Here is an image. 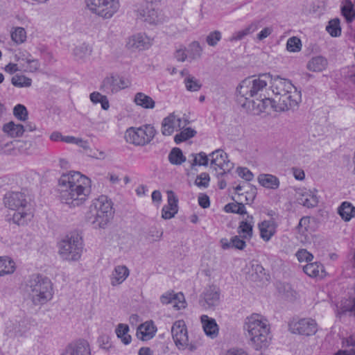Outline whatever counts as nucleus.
<instances>
[{"mask_svg": "<svg viewBox=\"0 0 355 355\" xmlns=\"http://www.w3.org/2000/svg\"><path fill=\"white\" fill-rule=\"evenodd\" d=\"M224 210L227 213H234L240 215L247 214L245 205L237 202L227 204L224 207Z\"/></svg>", "mask_w": 355, "mask_h": 355, "instance_id": "obj_44", "label": "nucleus"}, {"mask_svg": "<svg viewBox=\"0 0 355 355\" xmlns=\"http://www.w3.org/2000/svg\"><path fill=\"white\" fill-rule=\"evenodd\" d=\"M275 101L277 103L276 112H284L297 107L300 101V94L295 89L283 96H276Z\"/></svg>", "mask_w": 355, "mask_h": 355, "instance_id": "obj_11", "label": "nucleus"}, {"mask_svg": "<svg viewBox=\"0 0 355 355\" xmlns=\"http://www.w3.org/2000/svg\"><path fill=\"white\" fill-rule=\"evenodd\" d=\"M271 79L270 73L259 74L258 76H250L243 80L236 87L238 99L243 98L246 103H252V100H257L266 93L268 82ZM250 107V105H248Z\"/></svg>", "mask_w": 355, "mask_h": 355, "instance_id": "obj_2", "label": "nucleus"}, {"mask_svg": "<svg viewBox=\"0 0 355 355\" xmlns=\"http://www.w3.org/2000/svg\"><path fill=\"white\" fill-rule=\"evenodd\" d=\"M202 49L198 42H191L187 49L188 56L191 60H196L201 57Z\"/></svg>", "mask_w": 355, "mask_h": 355, "instance_id": "obj_47", "label": "nucleus"}, {"mask_svg": "<svg viewBox=\"0 0 355 355\" xmlns=\"http://www.w3.org/2000/svg\"><path fill=\"white\" fill-rule=\"evenodd\" d=\"M286 49L290 52H299L302 49V42L297 37L288 38L286 42Z\"/></svg>", "mask_w": 355, "mask_h": 355, "instance_id": "obj_52", "label": "nucleus"}, {"mask_svg": "<svg viewBox=\"0 0 355 355\" xmlns=\"http://www.w3.org/2000/svg\"><path fill=\"white\" fill-rule=\"evenodd\" d=\"M222 35L219 31H214L207 36L206 42L210 46H215L221 40Z\"/></svg>", "mask_w": 355, "mask_h": 355, "instance_id": "obj_55", "label": "nucleus"}, {"mask_svg": "<svg viewBox=\"0 0 355 355\" xmlns=\"http://www.w3.org/2000/svg\"><path fill=\"white\" fill-rule=\"evenodd\" d=\"M182 120L178 118L174 114H171L165 117L162 123V133L168 136L172 135L175 129L182 128Z\"/></svg>", "mask_w": 355, "mask_h": 355, "instance_id": "obj_18", "label": "nucleus"}, {"mask_svg": "<svg viewBox=\"0 0 355 355\" xmlns=\"http://www.w3.org/2000/svg\"><path fill=\"white\" fill-rule=\"evenodd\" d=\"M337 314L340 317L343 315L355 316V299L349 298L342 300Z\"/></svg>", "mask_w": 355, "mask_h": 355, "instance_id": "obj_29", "label": "nucleus"}, {"mask_svg": "<svg viewBox=\"0 0 355 355\" xmlns=\"http://www.w3.org/2000/svg\"><path fill=\"white\" fill-rule=\"evenodd\" d=\"M129 275V270L125 266H117L112 273L111 284L116 286L123 282Z\"/></svg>", "mask_w": 355, "mask_h": 355, "instance_id": "obj_25", "label": "nucleus"}, {"mask_svg": "<svg viewBox=\"0 0 355 355\" xmlns=\"http://www.w3.org/2000/svg\"><path fill=\"white\" fill-rule=\"evenodd\" d=\"M296 257L300 262L302 261H312L313 256L312 254L309 252L305 249L299 250L296 253Z\"/></svg>", "mask_w": 355, "mask_h": 355, "instance_id": "obj_58", "label": "nucleus"}, {"mask_svg": "<svg viewBox=\"0 0 355 355\" xmlns=\"http://www.w3.org/2000/svg\"><path fill=\"white\" fill-rule=\"evenodd\" d=\"M3 202L5 206L16 211L12 216L13 222L23 225L32 217L30 198L24 192L12 191L6 194Z\"/></svg>", "mask_w": 355, "mask_h": 355, "instance_id": "obj_3", "label": "nucleus"}, {"mask_svg": "<svg viewBox=\"0 0 355 355\" xmlns=\"http://www.w3.org/2000/svg\"><path fill=\"white\" fill-rule=\"evenodd\" d=\"M257 180L259 183L266 189L275 190L280 184L278 178L272 174H260Z\"/></svg>", "mask_w": 355, "mask_h": 355, "instance_id": "obj_24", "label": "nucleus"}, {"mask_svg": "<svg viewBox=\"0 0 355 355\" xmlns=\"http://www.w3.org/2000/svg\"><path fill=\"white\" fill-rule=\"evenodd\" d=\"M257 28L256 24H251L243 30L235 32L230 38V41H238L242 40L245 36L254 32Z\"/></svg>", "mask_w": 355, "mask_h": 355, "instance_id": "obj_40", "label": "nucleus"}, {"mask_svg": "<svg viewBox=\"0 0 355 355\" xmlns=\"http://www.w3.org/2000/svg\"><path fill=\"white\" fill-rule=\"evenodd\" d=\"M200 320L205 333H218L219 328L215 319L207 315H202Z\"/></svg>", "mask_w": 355, "mask_h": 355, "instance_id": "obj_34", "label": "nucleus"}, {"mask_svg": "<svg viewBox=\"0 0 355 355\" xmlns=\"http://www.w3.org/2000/svg\"><path fill=\"white\" fill-rule=\"evenodd\" d=\"M156 130L154 127L146 124L140 127H130L125 131V139L127 142L135 146H144L154 138Z\"/></svg>", "mask_w": 355, "mask_h": 355, "instance_id": "obj_6", "label": "nucleus"}, {"mask_svg": "<svg viewBox=\"0 0 355 355\" xmlns=\"http://www.w3.org/2000/svg\"><path fill=\"white\" fill-rule=\"evenodd\" d=\"M152 45L151 40L144 34L138 33L131 36L126 44L130 49L144 50Z\"/></svg>", "mask_w": 355, "mask_h": 355, "instance_id": "obj_17", "label": "nucleus"}, {"mask_svg": "<svg viewBox=\"0 0 355 355\" xmlns=\"http://www.w3.org/2000/svg\"><path fill=\"white\" fill-rule=\"evenodd\" d=\"M269 81L271 84L270 89L275 98L276 96H283L284 94H286L296 89L290 80L282 78L279 76L275 78L271 76V79H270Z\"/></svg>", "mask_w": 355, "mask_h": 355, "instance_id": "obj_14", "label": "nucleus"}, {"mask_svg": "<svg viewBox=\"0 0 355 355\" xmlns=\"http://www.w3.org/2000/svg\"><path fill=\"white\" fill-rule=\"evenodd\" d=\"M191 157L193 158L192 160L189 161L192 169L196 166H207L208 164L209 158L206 153L203 152L198 154H191Z\"/></svg>", "mask_w": 355, "mask_h": 355, "instance_id": "obj_45", "label": "nucleus"}, {"mask_svg": "<svg viewBox=\"0 0 355 355\" xmlns=\"http://www.w3.org/2000/svg\"><path fill=\"white\" fill-rule=\"evenodd\" d=\"M91 53V47L85 43L76 46L73 50L74 56L77 60H83L89 56Z\"/></svg>", "mask_w": 355, "mask_h": 355, "instance_id": "obj_48", "label": "nucleus"}, {"mask_svg": "<svg viewBox=\"0 0 355 355\" xmlns=\"http://www.w3.org/2000/svg\"><path fill=\"white\" fill-rule=\"evenodd\" d=\"M26 291L34 305H43L53 297V284L46 277L33 275L26 284Z\"/></svg>", "mask_w": 355, "mask_h": 355, "instance_id": "obj_4", "label": "nucleus"}, {"mask_svg": "<svg viewBox=\"0 0 355 355\" xmlns=\"http://www.w3.org/2000/svg\"><path fill=\"white\" fill-rule=\"evenodd\" d=\"M15 270V262L8 257H0V277L12 274Z\"/></svg>", "mask_w": 355, "mask_h": 355, "instance_id": "obj_35", "label": "nucleus"}, {"mask_svg": "<svg viewBox=\"0 0 355 355\" xmlns=\"http://www.w3.org/2000/svg\"><path fill=\"white\" fill-rule=\"evenodd\" d=\"M134 102L144 109H153L155 106V101L149 96L142 92H137L135 95Z\"/></svg>", "mask_w": 355, "mask_h": 355, "instance_id": "obj_30", "label": "nucleus"}, {"mask_svg": "<svg viewBox=\"0 0 355 355\" xmlns=\"http://www.w3.org/2000/svg\"><path fill=\"white\" fill-rule=\"evenodd\" d=\"M88 9L94 14L110 19L119 10V0H85Z\"/></svg>", "mask_w": 355, "mask_h": 355, "instance_id": "obj_8", "label": "nucleus"}, {"mask_svg": "<svg viewBox=\"0 0 355 355\" xmlns=\"http://www.w3.org/2000/svg\"><path fill=\"white\" fill-rule=\"evenodd\" d=\"M89 98L91 101L95 104L100 103L101 104L102 109L104 110H107L109 109L110 103L106 96H103L98 92H94L90 94Z\"/></svg>", "mask_w": 355, "mask_h": 355, "instance_id": "obj_43", "label": "nucleus"}, {"mask_svg": "<svg viewBox=\"0 0 355 355\" xmlns=\"http://www.w3.org/2000/svg\"><path fill=\"white\" fill-rule=\"evenodd\" d=\"M60 355H92L89 343L85 339L73 340L60 351Z\"/></svg>", "mask_w": 355, "mask_h": 355, "instance_id": "obj_12", "label": "nucleus"}, {"mask_svg": "<svg viewBox=\"0 0 355 355\" xmlns=\"http://www.w3.org/2000/svg\"><path fill=\"white\" fill-rule=\"evenodd\" d=\"M90 180L78 171L63 173L58 180L59 198L69 207L83 205L90 193Z\"/></svg>", "mask_w": 355, "mask_h": 355, "instance_id": "obj_1", "label": "nucleus"}, {"mask_svg": "<svg viewBox=\"0 0 355 355\" xmlns=\"http://www.w3.org/2000/svg\"><path fill=\"white\" fill-rule=\"evenodd\" d=\"M252 228L253 225L252 223L242 220L239 223V226L238 227V233L243 239H250L252 236Z\"/></svg>", "mask_w": 355, "mask_h": 355, "instance_id": "obj_42", "label": "nucleus"}, {"mask_svg": "<svg viewBox=\"0 0 355 355\" xmlns=\"http://www.w3.org/2000/svg\"><path fill=\"white\" fill-rule=\"evenodd\" d=\"M171 333H187L184 320H178L171 327Z\"/></svg>", "mask_w": 355, "mask_h": 355, "instance_id": "obj_59", "label": "nucleus"}, {"mask_svg": "<svg viewBox=\"0 0 355 355\" xmlns=\"http://www.w3.org/2000/svg\"><path fill=\"white\" fill-rule=\"evenodd\" d=\"M209 157L211 158V165L215 166V169L218 167L223 170L222 173H218V178L223 176L233 168V164L227 159V155L221 149L212 152L209 154Z\"/></svg>", "mask_w": 355, "mask_h": 355, "instance_id": "obj_13", "label": "nucleus"}, {"mask_svg": "<svg viewBox=\"0 0 355 355\" xmlns=\"http://www.w3.org/2000/svg\"><path fill=\"white\" fill-rule=\"evenodd\" d=\"M275 98H271L269 95L266 93L263 94L262 97L257 98V100H252V107L256 114L266 112L269 110H272L276 112L277 101Z\"/></svg>", "mask_w": 355, "mask_h": 355, "instance_id": "obj_15", "label": "nucleus"}, {"mask_svg": "<svg viewBox=\"0 0 355 355\" xmlns=\"http://www.w3.org/2000/svg\"><path fill=\"white\" fill-rule=\"evenodd\" d=\"M13 114L19 121H25L28 119V114L24 105L17 104L13 109Z\"/></svg>", "mask_w": 355, "mask_h": 355, "instance_id": "obj_53", "label": "nucleus"}, {"mask_svg": "<svg viewBox=\"0 0 355 355\" xmlns=\"http://www.w3.org/2000/svg\"><path fill=\"white\" fill-rule=\"evenodd\" d=\"M157 331V327L152 320L139 324L137 328L136 333H155Z\"/></svg>", "mask_w": 355, "mask_h": 355, "instance_id": "obj_54", "label": "nucleus"}, {"mask_svg": "<svg viewBox=\"0 0 355 355\" xmlns=\"http://www.w3.org/2000/svg\"><path fill=\"white\" fill-rule=\"evenodd\" d=\"M243 329L248 333H270V325L264 316L252 313L245 318Z\"/></svg>", "mask_w": 355, "mask_h": 355, "instance_id": "obj_9", "label": "nucleus"}, {"mask_svg": "<svg viewBox=\"0 0 355 355\" xmlns=\"http://www.w3.org/2000/svg\"><path fill=\"white\" fill-rule=\"evenodd\" d=\"M309 224V217H302L300 220L299 224L297 227L298 232L303 234L304 232V231L307 230Z\"/></svg>", "mask_w": 355, "mask_h": 355, "instance_id": "obj_63", "label": "nucleus"}, {"mask_svg": "<svg viewBox=\"0 0 355 355\" xmlns=\"http://www.w3.org/2000/svg\"><path fill=\"white\" fill-rule=\"evenodd\" d=\"M101 89L106 94H114L120 90V87L116 83V77L110 76L105 78L101 86Z\"/></svg>", "mask_w": 355, "mask_h": 355, "instance_id": "obj_33", "label": "nucleus"}, {"mask_svg": "<svg viewBox=\"0 0 355 355\" xmlns=\"http://www.w3.org/2000/svg\"><path fill=\"white\" fill-rule=\"evenodd\" d=\"M174 302L173 306L177 309H181L186 306V302L184 296L182 293H173Z\"/></svg>", "mask_w": 355, "mask_h": 355, "instance_id": "obj_57", "label": "nucleus"}, {"mask_svg": "<svg viewBox=\"0 0 355 355\" xmlns=\"http://www.w3.org/2000/svg\"><path fill=\"white\" fill-rule=\"evenodd\" d=\"M82 250V239L78 234L67 237L59 243V254L67 261H78L80 258Z\"/></svg>", "mask_w": 355, "mask_h": 355, "instance_id": "obj_7", "label": "nucleus"}, {"mask_svg": "<svg viewBox=\"0 0 355 355\" xmlns=\"http://www.w3.org/2000/svg\"><path fill=\"white\" fill-rule=\"evenodd\" d=\"M341 12L347 23H351L355 19V10L349 0L345 1V4L341 8Z\"/></svg>", "mask_w": 355, "mask_h": 355, "instance_id": "obj_41", "label": "nucleus"}, {"mask_svg": "<svg viewBox=\"0 0 355 355\" xmlns=\"http://www.w3.org/2000/svg\"><path fill=\"white\" fill-rule=\"evenodd\" d=\"M3 131L11 137H19L23 135L26 129L24 125L21 124H17L13 121H10L3 125Z\"/></svg>", "mask_w": 355, "mask_h": 355, "instance_id": "obj_27", "label": "nucleus"}, {"mask_svg": "<svg viewBox=\"0 0 355 355\" xmlns=\"http://www.w3.org/2000/svg\"><path fill=\"white\" fill-rule=\"evenodd\" d=\"M168 204L164 205L162 210V217L164 219H171L178 213V200L175 193L172 191H168Z\"/></svg>", "mask_w": 355, "mask_h": 355, "instance_id": "obj_19", "label": "nucleus"}, {"mask_svg": "<svg viewBox=\"0 0 355 355\" xmlns=\"http://www.w3.org/2000/svg\"><path fill=\"white\" fill-rule=\"evenodd\" d=\"M304 272L310 277L320 276V273L324 271V267L318 262L307 263L303 267Z\"/></svg>", "mask_w": 355, "mask_h": 355, "instance_id": "obj_38", "label": "nucleus"}, {"mask_svg": "<svg viewBox=\"0 0 355 355\" xmlns=\"http://www.w3.org/2000/svg\"><path fill=\"white\" fill-rule=\"evenodd\" d=\"M168 161L173 165H181L186 162L187 158L179 148H173L168 154Z\"/></svg>", "mask_w": 355, "mask_h": 355, "instance_id": "obj_37", "label": "nucleus"}, {"mask_svg": "<svg viewBox=\"0 0 355 355\" xmlns=\"http://www.w3.org/2000/svg\"><path fill=\"white\" fill-rule=\"evenodd\" d=\"M259 228L261 237L268 241L275 233L276 225L273 220H264L259 225Z\"/></svg>", "mask_w": 355, "mask_h": 355, "instance_id": "obj_23", "label": "nucleus"}, {"mask_svg": "<svg viewBox=\"0 0 355 355\" xmlns=\"http://www.w3.org/2000/svg\"><path fill=\"white\" fill-rule=\"evenodd\" d=\"M291 333H317L319 330L315 320L307 318H293L288 322Z\"/></svg>", "mask_w": 355, "mask_h": 355, "instance_id": "obj_10", "label": "nucleus"}, {"mask_svg": "<svg viewBox=\"0 0 355 355\" xmlns=\"http://www.w3.org/2000/svg\"><path fill=\"white\" fill-rule=\"evenodd\" d=\"M202 298L200 303L205 309H211L217 306L220 300L219 289L214 286L208 287L202 293Z\"/></svg>", "mask_w": 355, "mask_h": 355, "instance_id": "obj_16", "label": "nucleus"}, {"mask_svg": "<svg viewBox=\"0 0 355 355\" xmlns=\"http://www.w3.org/2000/svg\"><path fill=\"white\" fill-rule=\"evenodd\" d=\"M198 204L199 205L204 209H206L209 207L210 201L209 198L207 194L201 193L198 196Z\"/></svg>", "mask_w": 355, "mask_h": 355, "instance_id": "obj_64", "label": "nucleus"}, {"mask_svg": "<svg viewBox=\"0 0 355 355\" xmlns=\"http://www.w3.org/2000/svg\"><path fill=\"white\" fill-rule=\"evenodd\" d=\"M196 134V131L191 128H187L177 134L174 137V141L179 144L193 137Z\"/></svg>", "mask_w": 355, "mask_h": 355, "instance_id": "obj_46", "label": "nucleus"}, {"mask_svg": "<svg viewBox=\"0 0 355 355\" xmlns=\"http://www.w3.org/2000/svg\"><path fill=\"white\" fill-rule=\"evenodd\" d=\"M277 288L283 297L289 300L296 298L297 293L290 284L279 282L277 284Z\"/></svg>", "mask_w": 355, "mask_h": 355, "instance_id": "obj_32", "label": "nucleus"}, {"mask_svg": "<svg viewBox=\"0 0 355 355\" xmlns=\"http://www.w3.org/2000/svg\"><path fill=\"white\" fill-rule=\"evenodd\" d=\"M232 247L239 250H243L246 246L244 239H241L239 236H234L231 238Z\"/></svg>", "mask_w": 355, "mask_h": 355, "instance_id": "obj_60", "label": "nucleus"}, {"mask_svg": "<svg viewBox=\"0 0 355 355\" xmlns=\"http://www.w3.org/2000/svg\"><path fill=\"white\" fill-rule=\"evenodd\" d=\"M137 18L149 24H157L159 21L157 11L154 8H140L137 10Z\"/></svg>", "mask_w": 355, "mask_h": 355, "instance_id": "obj_20", "label": "nucleus"}, {"mask_svg": "<svg viewBox=\"0 0 355 355\" xmlns=\"http://www.w3.org/2000/svg\"><path fill=\"white\" fill-rule=\"evenodd\" d=\"M11 38L16 44L24 43L26 40V32L22 27H16L11 32Z\"/></svg>", "mask_w": 355, "mask_h": 355, "instance_id": "obj_49", "label": "nucleus"}, {"mask_svg": "<svg viewBox=\"0 0 355 355\" xmlns=\"http://www.w3.org/2000/svg\"><path fill=\"white\" fill-rule=\"evenodd\" d=\"M338 214L343 220L348 222L355 216V207L349 202H343L338 208Z\"/></svg>", "mask_w": 355, "mask_h": 355, "instance_id": "obj_28", "label": "nucleus"}, {"mask_svg": "<svg viewBox=\"0 0 355 355\" xmlns=\"http://www.w3.org/2000/svg\"><path fill=\"white\" fill-rule=\"evenodd\" d=\"M11 83L17 87H28L31 85L32 80L24 76L16 75L12 78Z\"/></svg>", "mask_w": 355, "mask_h": 355, "instance_id": "obj_51", "label": "nucleus"}, {"mask_svg": "<svg viewBox=\"0 0 355 355\" xmlns=\"http://www.w3.org/2000/svg\"><path fill=\"white\" fill-rule=\"evenodd\" d=\"M271 338L268 334H255L250 338V345L256 349L267 347L270 343Z\"/></svg>", "mask_w": 355, "mask_h": 355, "instance_id": "obj_31", "label": "nucleus"}, {"mask_svg": "<svg viewBox=\"0 0 355 355\" xmlns=\"http://www.w3.org/2000/svg\"><path fill=\"white\" fill-rule=\"evenodd\" d=\"M19 141L5 142L0 139V155L16 156L19 153Z\"/></svg>", "mask_w": 355, "mask_h": 355, "instance_id": "obj_22", "label": "nucleus"}, {"mask_svg": "<svg viewBox=\"0 0 355 355\" xmlns=\"http://www.w3.org/2000/svg\"><path fill=\"white\" fill-rule=\"evenodd\" d=\"M327 31L332 37H338L341 34V28L340 26V20L338 18L329 21V24L326 27Z\"/></svg>", "mask_w": 355, "mask_h": 355, "instance_id": "obj_50", "label": "nucleus"}, {"mask_svg": "<svg viewBox=\"0 0 355 355\" xmlns=\"http://www.w3.org/2000/svg\"><path fill=\"white\" fill-rule=\"evenodd\" d=\"M173 291H168L162 295L160 302L163 304H173L174 302Z\"/></svg>", "mask_w": 355, "mask_h": 355, "instance_id": "obj_62", "label": "nucleus"}, {"mask_svg": "<svg viewBox=\"0 0 355 355\" xmlns=\"http://www.w3.org/2000/svg\"><path fill=\"white\" fill-rule=\"evenodd\" d=\"M112 203L107 196L95 199L86 214L87 221L95 228H104L113 216Z\"/></svg>", "mask_w": 355, "mask_h": 355, "instance_id": "obj_5", "label": "nucleus"}, {"mask_svg": "<svg viewBox=\"0 0 355 355\" xmlns=\"http://www.w3.org/2000/svg\"><path fill=\"white\" fill-rule=\"evenodd\" d=\"M210 177L207 173L198 175L195 180V184L198 187L207 188L209 184Z\"/></svg>", "mask_w": 355, "mask_h": 355, "instance_id": "obj_56", "label": "nucleus"}, {"mask_svg": "<svg viewBox=\"0 0 355 355\" xmlns=\"http://www.w3.org/2000/svg\"><path fill=\"white\" fill-rule=\"evenodd\" d=\"M297 201L307 208H313L318 205V198L315 191L306 190L300 193Z\"/></svg>", "mask_w": 355, "mask_h": 355, "instance_id": "obj_21", "label": "nucleus"}, {"mask_svg": "<svg viewBox=\"0 0 355 355\" xmlns=\"http://www.w3.org/2000/svg\"><path fill=\"white\" fill-rule=\"evenodd\" d=\"M173 341L180 349L189 348L190 350L196 349V345L189 340V334H172Z\"/></svg>", "mask_w": 355, "mask_h": 355, "instance_id": "obj_26", "label": "nucleus"}, {"mask_svg": "<svg viewBox=\"0 0 355 355\" xmlns=\"http://www.w3.org/2000/svg\"><path fill=\"white\" fill-rule=\"evenodd\" d=\"M184 83L187 90L189 92H198L202 87L200 81L192 75L188 74L184 80Z\"/></svg>", "mask_w": 355, "mask_h": 355, "instance_id": "obj_39", "label": "nucleus"}, {"mask_svg": "<svg viewBox=\"0 0 355 355\" xmlns=\"http://www.w3.org/2000/svg\"><path fill=\"white\" fill-rule=\"evenodd\" d=\"M327 66V60L322 56L313 58L307 64V69L312 71H322Z\"/></svg>", "mask_w": 355, "mask_h": 355, "instance_id": "obj_36", "label": "nucleus"}, {"mask_svg": "<svg viewBox=\"0 0 355 355\" xmlns=\"http://www.w3.org/2000/svg\"><path fill=\"white\" fill-rule=\"evenodd\" d=\"M237 171L239 175L246 181H250L252 180L253 174L247 168H239Z\"/></svg>", "mask_w": 355, "mask_h": 355, "instance_id": "obj_61", "label": "nucleus"}]
</instances>
